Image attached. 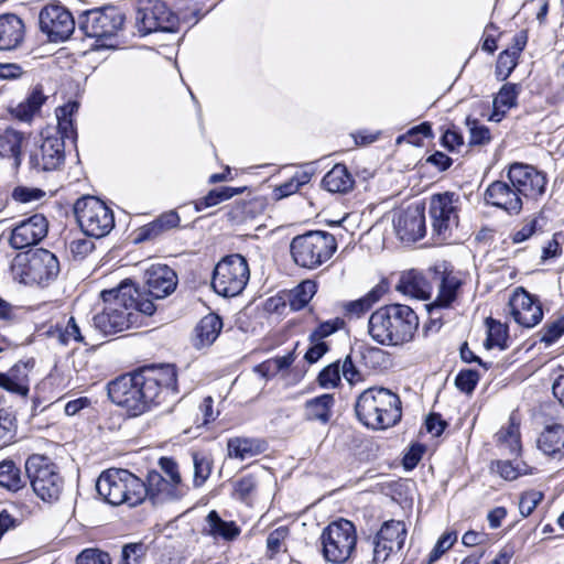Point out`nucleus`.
Segmentation results:
<instances>
[{"mask_svg": "<svg viewBox=\"0 0 564 564\" xmlns=\"http://www.w3.org/2000/svg\"><path fill=\"white\" fill-rule=\"evenodd\" d=\"M24 481L21 477L20 468L12 460L0 463V486L17 491L21 489Z\"/></svg>", "mask_w": 564, "mask_h": 564, "instance_id": "obj_42", "label": "nucleus"}, {"mask_svg": "<svg viewBox=\"0 0 564 564\" xmlns=\"http://www.w3.org/2000/svg\"><path fill=\"white\" fill-rule=\"evenodd\" d=\"M508 330L507 327L496 321L488 322V336L486 339V347L492 348L498 347L505 349L507 347Z\"/></svg>", "mask_w": 564, "mask_h": 564, "instance_id": "obj_46", "label": "nucleus"}, {"mask_svg": "<svg viewBox=\"0 0 564 564\" xmlns=\"http://www.w3.org/2000/svg\"><path fill=\"white\" fill-rule=\"evenodd\" d=\"M397 236L403 242H415L426 231L424 207L412 205L400 212L393 219Z\"/></svg>", "mask_w": 564, "mask_h": 564, "instance_id": "obj_23", "label": "nucleus"}, {"mask_svg": "<svg viewBox=\"0 0 564 564\" xmlns=\"http://www.w3.org/2000/svg\"><path fill=\"white\" fill-rule=\"evenodd\" d=\"M98 495L109 505L130 507L143 502V480L127 469H108L96 481Z\"/></svg>", "mask_w": 564, "mask_h": 564, "instance_id": "obj_6", "label": "nucleus"}, {"mask_svg": "<svg viewBox=\"0 0 564 564\" xmlns=\"http://www.w3.org/2000/svg\"><path fill=\"white\" fill-rule=\"evenodd\" d=\"M496 443L502 455L518 456L521 452L520 427L514 416L496 434Z\"/></svg>", "mask_w": 564, "mask_h": 564, "instance_id": "obj_32", "label": "nucleus"}, {"mask_svg": "<svg viewBox=\"0 0 564 564\" xmlns=\"http://www.w3.org/2000/svg\"><path fill=\"white\" fill-rule=\"evenodd\" d=\"M340 381V364L334 362L325 367L318 375V383L323 388H334Z\"/></svg>", "mask_w": 564, "mask_h": 564, "instance_id": "obj_53", "label": "nucleus"}, {"mask_svg": "<svg viewBox=\"0 0 564 564\" xmlns=\"http://www.w3.org/2000/svg\"><path fill=\"white\" fill-rule=\"evenodd\" d=\"M312 173L306 171L296 172L289 181L276 186L273 195L276 199H282L296 193L303 185L311 181Z\"/></svg>", "mask_w": 564, "mask_h": 564, "instance_id": "obj_43", "label": "nucleus"}, {"mask_svg": "<svg viewBox=\"0 0 564 564\" xmlns=\"http://www.w3.org/2000/svg\"><path fill=\"white\" fill-rule=\"evenodd\" d=\"M335 237L326 231H308L294 237L290 250L294 262L305 269H315L328 261L336 251Z\"/></svg>", "mask_w": 564, "mask_h": 564, "instance_id": "obj_7", "label": "nucleus"}, {"mask_svg": "<svg viewBox=\"0 0 564 564\" xmlns=\"http://www.w3.org/2000/svg\"><path fill=\"white\" fill-rule=\"evenodd\" d=\"M267 449V443L256 437H230L227 441V455L229 458L245 460L262 454Z\"/></svg>", "mask_w": 564, "mask_h": 564, "instance_id": "obj_30", "label": "nucleus"}, {"mask_svg": "<svg viewBox=\"0 0 564 564\" xmlns=\"http://www.w3.org/2000/svg\"><path fill=\"white\" fill-rule=\"evenodd\" d=\"M460 285V279L443 262L431 268L427 276L416 270L403 272L397 284V290L415 299L427 300L432 296L435 286L436 296L429 305V310L432 312L435 308L449 307L456 300Z\"/></svg>", "mask_w": 564, "mask_h": 564, "instance_id": "obj_3", "label": "nucleus"}, {"mask_svg": "<svg viewBox=\"0 0 564 564\" xmlns=\"http://www.w3.org/2000/svg\"><path fill=\"white\" fill-rule=\"evenodd\" d=\"M180 216L176 212L171 210L161 215L158 219L142 228L141 239H150L161 231L177 227Z\"/></svg>", "mask_w": 564, "mask_h": 564, "instance_id": "obj_41", "label": "nucleus"}, {"mask_svg": "<svg viewBox=\"0 0 564 564\" xmlns=\"http://www.w3.org/2000/svg\"><path fill=\"white\" fill-rule=\"evenodd\" d=\"M249 278L247 260L240 254H230L216 264L212 285L217 294L231 297L245 290Z\"/></svg>", "mask_w": 564, "mask_h": 564, "instance_id": "obj_12", "label": "nucleus"}, {"mask_svg": "<svg viewBox=\"0 0 564 564\" xmlns=\"http://www.w3.org/2000/svg\"><path fill=\"white\" fill-rule=\"evenodd\" d=\"M510 314L519 325L530 328L543 317L541 304L523 288H517L509 299Z\"/></svg>", "mask_w": 564, "mask_h": 564, "instance_id": "obj_22", "label": "nucleus"}, {"mask_svg": "<svg viewBox=\"0 0 564 564\" xmlns=\"http://www.w3.org/2000/svg\"><path fill=\"white\" fill-rule=\"evenodd\" d=\"M74 212L83 232L89 237L102 238L115 226L112 210L97 197L79 198L75 203Z\"/></svg>", "mask_w": 564, "mask_h": 564, "instance_id": "obj_11", "label": "nucleus"}, {"mask_svg": "<svg viewBox=\"0 0 564 564\" xmlns=\"http://www.w3.org/2000/svg\"><path fill=\"white\" fill-rule=\"evenodd\" d=\"M543 494L538 490H530L521 495L519 510L523 517H529L536 506L542 501Z\"/></svg>", "mask_w": 564, "mask_h": 564, "instance_id": "obj_55", "label": "nucleus"}, {"mask_svg": "<svg viewBox=\"0 0 564 564\" xmlns=\"http://www.w3.org/2000/svg\"><path fill=\"white\" fill-rule=\"evenodd\" d=\"M460 197L445 192L432 195L429 213L432 230L440 241H446L453 236L459 224Z\"/></svg>", "mask_w": 564, "mask_h": 564, "instance_id": "obj_13", "label": "nucleus"}, {"mask_svg": "<svg viewBox=\"0 0 564 564\" xmlns=\"http://www.w3.org/2000/svg\"><path fill=\"white\" fill-rule=\"evenodd\" d=\"M65 160V143L57 135L45 138L31 151L29 164L36 171H55Z\"/></svg>", "mask_w": 564, "mask_h": 564, "instance_id": "obj_21", "label": "nucleus"}, {"mask_svg": "<svg viewBox=\"0 0 564 564\" xmlns=\"http://www.w3.org/2000/svg\"><path fill=\"white\" fill-rule=\"evenodd\" d=\"M518 58L514 53H510L509 51H502L496 64V75L499 79H507L512 70L516 68L518 64Z\"/></svg>", "mask_w": 564, "mask_h": 564, "instance_id": "obj_49", "label": "nucleus"}, {"mask_svg": "<svg viewBox=\"0 0 564 564\" xmlns=\"http://www.w3.org/2000/svg\"><path fill=\"white\" fill-rule=\"evenodd\" d=\"M406 538L404 522L397 520L386 521L372 540V562L384 563L392 552L402 549Z\"/></svg>", "mask_w": 564, "mask_h": 564, "instance_id": "obj_17", "label": "nucleus"}, {"mask_svg": "<svg viewBox=\"0 0 564 564\" xmlns=\"http://www.w3.org/2000/svg\"><path fill=\"white\" fill-rule=\"evenodd\" d=\"M143 488L145 490L143 501L149 499L152 505L181 500L188 491L185 485H175L156 470L148 473Z\"/></svg>", "mask_w": 564, "mask_h": 564, "instance_id": "obj_20", "label": "nucleus"}, {"mask_svg": "<svg viewBox=\"0 0 564 564\" xmlns=\"http://www.w3.org/2000/svg\"><path fill=\"white\" fill-rule=\"evenodd\" d=\"M32 366L29 362H18L7 372H0V388L26 397L30 391V372Z\"/></svg>", "mask_w": 564, "mask_h": 564, "instance_id": "obj_26", "label": "nucleus"}, {"mask_svg": "<svg viewBox=\"0 0 564 564\" xmlns=\"http://www.w3.org/2000/svg\"><path fill=\"white\" fill-rule=\"evenodd\" d=\"M520 87L516 84H505L494 99V111L489 120L499 122L506 112L517 105Z\"/></svg>", "mask_w": 564, "mask_h": 564, "instance_id": "obj_35", "label": "nucleus"}, {"mask_svg": "<svg viewBox=\"0 0 564 564\" xmlns=\"http://www.w3.org/2000/svg\"><path fill=\"white\" fill-rule=\"evenodd\" d=\"M241 530L235 521L221 519L216 510H212L205 518V524L202 533L210 536L215 541L231 542L236 540Z\"/></svg>", "mask_w": 564, "mask_h": 564, "instance_id": "obj_27", "label": "nucleus"}, {"mask_svg": "<svg viewBox=\"0 0 564 564\" xmlns=\"http://www.w3.org/2000/svg\"><path fill=\"white\" fill-rule=\"evenodd\" d=\"M223 328V322L216 314L204 316L196 326V338L199 346H209L218 337Z\"/></svg>", "mask_w": 564, "mask_h": 564, "instance_id": "obj_37", "label": "nucleus"}, {"mask_svg": "<svg viewBox=\"0 0 564 564\" xmlns=\"http://www.w3.org/2000/svg\"><path fill=\"white\" fill-rule=\"evenodd\" d=\"M95 248L89 239H75L69 243V251L75 259H84Z\"/></svg>", "mask_w": 564, "mask_h": 564, "instance_id": "obj_63", "label": "nucleus"}, {"mask_svg": "<svg viewBox=\"0 0 564 564\" xmlns=\"http://www.w3.org/2000/svg\"><path fill=\"white\" fill-rule=\"evenodd\" d=\"M354 178L344 164H336L322 180L323 187L330 193H347L354 186Z\"/></svg>", "mask_w": 564, "mask_h": 564, "instance_id": "obj_36", "label": "nucleus"}, {"mask_svg": "<svg viewBox=\"0 0 564 564\" xmlns=\"http://www.w3.org/2000/svg\"><path fill=\"white\" fill-rule=\"evenodd\" d=\"M159 466L167 477L166 479L175 485H184L176 462L170 457H161Z\"/></svg>", "mask_w": 564, "mask_h": 564, "instance_id": "obj_58", "label": "nucleus"}, {"mask_svg": "<svg viewBox=\"0 0 564 564\" xmlns=\"http://www.w3.org/2000/svg\"><path fill=\"white\" fill-rule=\"evenodd\" d=\"M135 25L142 35L174 32L178 25V18L162 0H147L135 12Z\"/></svg>", "mask_w": 564, "mask_h": 564, "instance_id": "obj_14", "label": "nucleus"}, {"mask_svg": "<svg viewBox=\"0 0 564 564\" xmlns=\"http://www.w3.org/2000/svg\"><path fill=\"white\" fill-rule=\"evenodd\" d=\"M564 334V315L547 323L542 329L541 341L546 345L555 343Z\"/></svg>", "mask_w": 564, "mask_h": 564, "instance_id": "obj_54", "label": "nucleus"}, {"mask_svg": "<svg viewBox=\"0 0 564 564\" xmlns=\"http://www.w3.org/2000/svg\"><path fill=\"white\" fill-rule=\"evenodd\" d=\"M147 292L141 293L143 299H163L170 295L176 288L175 272L165 264H153L144 274Z\"/></svg>", "mask_w": 564, "mask_h": 564, "instance_id": "obj_25", "label": "nucleus"}, {"mask_svg": "<svg viewBox=\"0 0 564 564\" xmlns=\"http://www.w3.org/2000/svg\"><path fill=\"white\" fill-rule=\"evenodd\" d=\"M46 97L44 96L41 88H34L26 99L20 102L13 110L12 113L22 121H29L33 116L40 111V108L45 102Z\"/></svg>", "mask_w": 564, "mask_h": 564, "instance_id": "obj_38", "label": "nucleus"}, {"mask_svg": "<svg viewBox=\"0 0 564 564\" xmlns=\"http://www.w3.org/2000/svg\"><path fill=\"white\" fill-rule=\"evenodd\" d=\"M45 334L48 337L56 338L62 345H68L72 341H84V337L74 317L66 319L65 316H62V321H57L54 325L48 326Z\"/></svg>", "mask_w": 564, "mask_h": 564, "instance_id": "obj_34", "label": "nucleus"}, {"mask_svg": "<svg viewBox=\"0 0 564 564\" xmlns=\"http://www.w3.org/2000/svg\"><path fill=\"white\" fill-rule=\"evenodd\" d=\"M344 325V321L340 318H335L332 321H327L322 323L311 335L312 340H322L323 338L334 334L336 330L340 329Z\"/></svg>", "mask_w": 564, "mask_h": 564, "instance_id": "obj_59", "label": "nucleus"}, {"mask_svg": "<svg viewBox=\"0 0 564 564\" xmlns=\"http://www.w3.org/2000/svg\"><path fill=\"white\" fill-rule=\"evenodd\" d=\"M194 464V486L200 487L209 477L212 473V460L203 454L193 453Z\"/></svg>", "mask_w": 564, "mask_h": 564, "instance_id": "obj_47", "label": "nucleus"}, {"mask_svg": "<svg viewBox=\"0 0 564 564\" xmlns=\"http://www.w3.org/2000/svg\"><path fill=\"white\" fill-rule=\"evenodd\" d=\"M241 192L242 191L240 188L235 187H221L218 189H213L205 197L195 202V210L202 212L205 208L216 206L219 203L231 198L236 194H240Z\"/></svg>", "mask_w": 564, "mask_h": 564, "instance_id": "obj_44", "label": "nucleus"}, {"mask_svg": "<svg viewBox=\"0 0 564 564\" xmlns=\"http://www.w3.org/2000/svg\"><path fill=\"white\" fill-rule=\"evenodd\" d=\"M44 196L45 192L37 187L17 186L12 192V198L22 204L41 200Z\"/></svg>", "mask_w": 564, "mask_h": 564, "instance_id": "obj_52", "label": "nucleus"}, {"mask_svg": "<svg viewBox=\"0 0 564 564\" xmlns=\"http://www.w3.org/2000/svg\"><path fill=\"white\" fill-rule=\"evenodd\" d=\"M469 127V143L471 145H485L490 142L491 134L490 130L482 124H479L477 120L467 121Z\"/></svg>", "mask_w": 564, "mask_h": 564, "instance_id": "obj_56", "label": "nucleus"}, {"mask_svg": "<svg viewBox=\"0 0 564 564\" xmlns=\"http://www.w3.org/2000/svg\"><path fill=\"white\" fill-rule=\"evenodd\" d=\"M335 398L329 393L308 399L303 405V419L325 425L332 419Z\"/></svg>", "mask_w": 564, "mask_h": 564, "instance_id": "obj_29", "label": "nucleus"}, {"mask_svg": "<svg viewBox=\"0 0 564 564\" xmlns=\"http://www.w3.org/2000/svg\"><path fill=\"white\" fill-rule=\"evenodd\" d=\"M25 471L34 494L44 502H56L64 489V479L57 466L46 456L31 455Z\"/></svg>", "mask_w": 564, "mask_h": 564, "instance_id": "obj_8", "label": "nucleus"}, {"mask_svg": "<svg viewBox=\"0 0 564 564\" xmlns=\"http://www.w3.org/2000/svg\"><path fill=\"white\" fill-rule=\"evenodd\" d=\"M15 436L14 420L6 411H0V448L9 445Z\"/></svg>", "mask_w": 564, "mask_h": 564, "instance_id": "obj_51", "label": "nucleus"}, {"mask_svg": "<svg viewBox=\"0 0 564 564\" xmlns=\"http://www.w3.org/2000/svg\"><path fill=\"white\" fill-rule=\"evenodd\" d=\"M417 327L416 313L403 304L384 305L376 310L368 322L370 337L383 346H399L411 341Z\"/></svg>", "mask_w": 564, "mask_h": 564, "instance_id": "obj_4", "label": "nucleus"}, {"mask_svg": "<svg viewBox=\"0 0 564 564\" xmlns=\"http://www.w3.org/2000/svg\"><path fill=\"white\" fill-rule=\"evenodd\" d=\"M101 297L106 306L94 316V325L104 335H112L129 328L135 322V313L151 316L155 305L143 299L140 290L131 281H122L117 288L104 290Z\"/></svg>", "mask_w": 564, "mask_h": 564, "instance_id": "obj_2", "label": "nucleus"}, {"mask_svg": "<svg viewBox=\"0 0 564 564\" xmlns=\"http://www.w3.org/2000/svg\"><path fill=\"white\" fill-rule=\"evenodd\" d=\"M538 447L550 457L562 458L564 456V425L546 426L538 438Z\"/></svg>", "mask_w": 564, "mask_h": 564, "instance_id": "obj_31", "label": "nucleus"}, {"mask_svg": "<svg viewBox=\"0 0 564 564\" xmlns=\"http://www.w3.org/2000/svg\"><path fill=\"white\" fill-rule=\"evenodd\" d=\"M76 564H111V557L105 551L89 547L77 555Z\"/></svg>", "mask_w": 564, "mask_h": 564, "instance_id": "obj_50", "label": "nucleus"}, {"mask_svg": "<svg viewBox=\"0 0 564 564\" xmlns=\"http://www.w3.org/2000/svg\"><path fill=\"white\" fill-rule=\"evenodd\" d=\"M107 390L109 399L128 415L139 416L176 395V370L172 365L143 367L110 381Z\"/></svg>", "mask_w": 564, "mask_h": 564, "instance_id": "obj_1", "label": "nucleus"}, {"mask_svg": "<svg viewBox=\"0 0 564 564\" xmlns=\"http://www.w3.org/2000/svg\"><path fill=\"white\" fill-rule=\"evenodd\" d=\"M355 411L358 420L372 430L394 426L402 416L399 395L386 388L372 387L357 398Z\"/></svg>", "mask_w": 564, "mask_h": 564, "instance_id": "obj_5", "label": "nucleus"}, {"mask_svg": "<svg viewBox=\"0 0 564 564\" xmlns=\"http://www.w3.org/2000/svg\"><path fill=\"white\" fill-rule=\"evenodd\" d=\"M484 198L488 205L500 208L509 215H518L523 206V199L510 181L492 182L488 185Z\"/></svg>", "mask_w": 564, "mask_h": 564, "instance_id": "obj_24", "label": "nucleus"}, {"mask_svg": "<svg viewBox=\"0 0 564 564\" xmlns=\"http://www.w3.org/2000/svg\"><path fill=\"white\" fill-rule=\"evenodd\" d=\"M288 535L289 529L286 527H279L269 534L267 539V547L272 555L280 551L282 542Z\"/></svg>", "mask_w": 564, "mask_h": 564, "instance_id": "obj_62", "label": "nucleus"}, {"mask_svg": "<svg viewBox=\"0 0 564 564\" xmlns=\"http://www.w3.org/2000/svg\"><path fill=\"white\" fill-rule=\"evenodd\" d=\"M126 17L121 10L113 6H106L84 11L78 17V29L84 35L96 39L101 45L107 46L108 40H112L122 30Z\"/></svg>", "mask_w": 564, "mask_h": 564, "instance_id": "obj_10", "label": "nucleus"}, {"mask_svg": "<svg viewBox=\"0 0 564 564\" xmlns=\"http://www.w3.org/2000/svg\"><path fill=\"white\" fill-rule=\"evenodd\" d=\"M294 361V352L291 351L284 356L275 357L262 362L256 367V370L263 376H274L278 372L288 369Z\"/></svg>", "mask_w": 564, "mask_h": 564, "instance_id": "obj_45", "label": "nucleus"}, {"mask_svg": "<svg viewBox=\"0 0 564 564\" xmlns=\"http://www.w3.org/2000/svg\"><path fill=\"white\" fill-rule=\"evenodd\" d=\"M319 540L324 558L333 564H344L356 550V527L346 519L333 521L324 528Z\"/></svg>", "mask_w": 564, "mask_h": 564, "instance_id": "obj_9", "label": "nucleus"}, {"mask_svg": "<svg viewBox=\"0 0 564 564\" xmlns=\"http://www.w3.org/2000/svg\"><path fill=\"white\" fill-rule=\"evenodd\" d=\"M496 470L506 480H514L523 474L520 466L514 465L511 460H498L496 463Z\"/></svg>", "mask_w": 564, "mask_h": 564, "instance_id": "obj_60", "label": "nucleus"}, {"mask_svg": "<svg viewBox=\"0 0 564 564\" xmlns=\"http://www.w3.org/2000/svg\"><path fill=\"white\" fill-rule=\"evenodd\" d=\"M46 97L44 96L41 88H34L26 99L20 102L13 110L12 113L22 121H29L33 116L40 111V108L45 102Z\"/></svg>", "mask_w": 564, "mask_h": 564, "instance_id": "obj_39", "label": "nucleus"}, {"mask_svg": "<svg viewBox=\"0 0 564 564\" xmlns=\"http://www.w3.org/2000/svg\"><path fill=\"white\" fill-rule=\"evenodd\" d=\"M508 181L517 188L522 199L523 197L536 199L543 195L547 182L543 172L523 163L510 165Z\"/></svg>", "mask_w": 564, "mask_h": 564, "instance_id": "obj_18", "label": "nucleus"}, {"mask_svg": "<svg viewBox=\"0 0 564 564\" xmlns=\"http://www.w3.org/2000/svg\"><path fill=\"white\" fill-rule=\"evenodd\" d=\"M456 541H457L456 532L448 531V532L443 533L432 551V558L433 560L438 558L442 554H444L447 550H449Z\"/></svg>", "mask_w": 564, "mask_h": 564, "instance_id": "obj_61", "label": "nucleus"}, {"mask_svg": "<svg viewBox=\"0 0 564 564\" xmlns=\"http://www.w3.org/2000/svg\"><path fill=\"white\" fill-rule=\"evenodd\" d=\"M24 37V23L15 14L0 15V50L10 51L18 47Z\"/></svg>", "mask_w": 564, "mask_h": 564, "instance_id": "obj_28", "label": "nucleus"}, {"mask_svg": "<svg viewBox=\"0 0 564 564\" xmlns=\"http://www.w3.org/2000/svg\"><path fill=\"white\" fill-rule=\"evenodd\" d=\"M408 142L411 144H421L422 138L432 135V128L429 122H423L416 127L411 128L408 132Z\"/></svg>", "mask_w": 564, "mask_h": 564, "instance_id": "obj_64", "label": "nucleus"}, {"mask_svg": "<svg viewBox=\"0 0 564 564\" xmlns=\"http://www.w3.org/2000/svg\"><path fill=\"white\" fill-rule=\"evenodd\" d=\"M75 20L72 13L63 6L50 4L40 12V28L51 42L67 40L75 30Z\"/></svg>", "mask_w": 564, "mask_h": 564, "instance_id": "obj_16", "label": "nucleus"}, {"mask_svg": "<svg viewBox=\"0 0 564 564\" xmlns=\"http://www.w3.org/2000/svg\"><path fill=\"white\" fill-rule=\"evenodd\" d=\"M478 380L479 375L477 371L470 369L462 370L455 379V384L460 391L470 393L476 388Z\"/></svg>", "mask_w": 564, "mask_h": 564, "instance_id": "obj_57", "label": "nucleus"}, {"mask_svg": "<svg viewBox=\"0 0 564 564\" xmlns=\"http://www.w3.org/2000/svg\"><path fill=\"white\" fill-rule=\"evenodd\" d=\"M23 139V133L13 128L0 129V158L12 159L14 167L21 164Z\"/></svg>", "mask_w": 564, "mask_h": 564, "instance_id": "obj_33", "label": "nucleus"}, {"mask_svg": "<svg viewBox=\"0 0 564 564\" xmlns=\"http://www.w3.org/2000/svg\"><path fill=\"white\" fill-rule=\"evenodd\" d=\"M59 273V262L54 253L46 249L35 250L21 271L22 282L45 286Z\"/></svg>", "mask_w": 564, "mask_h": 564, "instance_id": "obj_15", "label": "nucleus"}, {"mask_svg": "<svg viewBox=\"0 0 564 564\" xmlns=\"http://www.w3.org/2000/svg\"><path fill=\"white\" fill-rule=\"evenodd\" d=\"M48 221L42 214H34L15 224L10 232L9 245L22 250L40 243L47 235Z\"/></svg>", "mask_w": 564, "mask_h": 564, "instance_id": "obj_19", "label": "nucleus"}, {"mask_svg": "<svg viewBox=\"0 0 564 564\" xmlns=\"http://www.w3.org/2000/svg\"><path fill=\"white\" fill-rule=\"evenodd\" d=\"M258 484H259V481H258L256 475H253V474L245 475L235 481L234 494L240 500L245 501L248 498L253 496V494L257 490Z\"/></svg>", "mask_w": 564, "mask_h": 564, "instance_id": "obj_48", "label": "nucleus"}, {"mask_svg": "<svg viewBox=\"0 0 564 564\" xmlns=\"http://www.w3.org/2000/svg\"><path fill=\"white\" fill-rule=\"evenodd\" d=\"M317 291V285L312 280H305L290 291L288 295L289 305L292 311L304 308Z\"/></svg>", "mask_w": 564, "mask_h": 564, "instance_id": "obj_40", "label": "nucleus"}]
</instances>
